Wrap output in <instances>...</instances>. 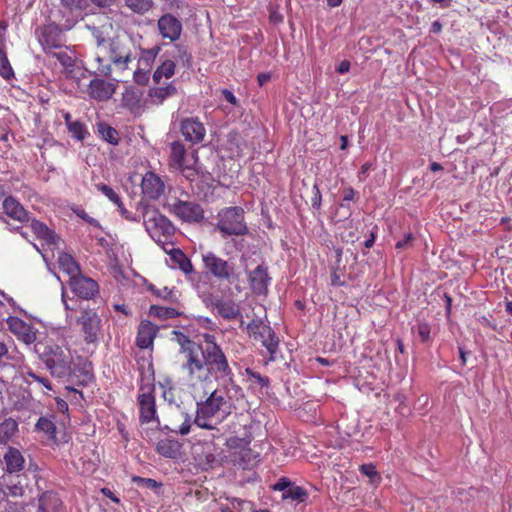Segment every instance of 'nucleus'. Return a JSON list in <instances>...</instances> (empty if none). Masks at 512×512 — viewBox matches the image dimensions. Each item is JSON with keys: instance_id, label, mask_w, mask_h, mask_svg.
Instances as JSON below:
<instances>
[{"instance_id": "f257e3e1", "label": "nucleus", "mask_w": 512, "mask_h": 512, "mask_svg": "<svg viewBox=\"0 0 512 512\" xmlns=\"http://www.w3.org/2000/svg\"><path fill=\"white\" fill-rule=\"evenodd\" d=\"M182 355L181 372L187 385L193 389L203 387L213 380L219 386L239 388L228 356L217 343L216 336L202 335V343L192 341L183 333H177Z\"/></svg>"}, {"instance_id": "f03ea898", "label": "nucleus", "mask_w": 512, "mask_h": 512, "mask_svg": "<svg viewBox=\"0 0 512 512\" xmlns=\"http://www.w3.org/2000/svg\"><path fill=\"white\" fill-rule=\"evenodd\" d=\"M232 391L235 393L240 392L241 387L232 388L231 386H226V384L219 386L205 400L197 402L193 424L201 429L219 432L217 426L231 414Z\"/></svg>"}, {"instance_id": "7ed1b4c3", "label": "nucleus", "mask_w": 512, "mask_h": 512, "mask_svg": "<svg viewBox=\"0 0 512 512\" xmlns=\"http://www.w3.org/2000/svg\"><path fill=\"white\" fill-rule=\"evenodd\" d=\"M66 282L70 291L80 299L92 300L99 294V284L82 272L80 264L66 253Z\"/></svg>"}, {"instance_id": "20e7f679", "label": "nucleus", "mask_w": 512, "mask_h": 512, "mask_svg": "<svg viewBox=\"0 0 512 512\" xmlns=\"http://www.w3.org/2000/svg\"><path fill=\"white\" fill-rule=\"evenodd\" d=\"M142 213L143 223L150 237L162 248L172 246L171 238L175 232L172 222L152 206H144Z\"/></svg>"}, {"instance_id": "39448f33", "label": "nucleus", "mask_w": 512, "mask_h": 512, "mask_svg": "<svg viewBox=\"0 0 512 512\" xmlns=\"http://www.w3.org/2000/svg\"><path fill=\"white\" fill-rule=\"evenodd\" d=\"M216 228L221 232L223 237L244 236L248 234L249 229L245 223L243 208L231 206L222 209L218 213Z\"/></svg>"}, {"instance_id": "423d86ee", "label": "nucleus", "mask_w": 512, "mask_h": 512, "mask_svg": "<svg viewBox=\"0 0 512 512\" xmlns=\"http://www.w3.org/2000/svg\"><path fill=\"white\" fill-rule=\"evenodd\" d=\"M203 268L207 274L219 281L233 283L239 279L233 262L225 260L212 251L201 254Z\"/></svg>"}, {"instance_id": "0eeeda50", "label": "nucleus", "mask_w": 512, "mask_h": 512, "mask_svg": "<svg viewBox=\"0 0 512 512\" xmlns=\"http://www.w3.org/2000/svg\"><path fill=\"white\" fill-rule=\"evenodd\" d=\"M89 81L90 72L84 67L83 62L66 55V92L82 97Z\"/></svg>"}, {"instance_id": "6e6552de", "label": "nucleus", "mask_w": 512, "mask_h": 512, "mask_svg": "<svg viewBox=\"0 0 512 512\" xmlns=\"http://www.w3.org/2000/svg\"><path fill=\"white\" fill-rule=\"evenodd\" d=\"M247 332L255 341H259L269 353V361H274L278 351L279 339L274 330L261 319H252L247 325Z\"/></svg>"}, {"instance_id": "1a4fd4ad", "label": "nucleus", "mask_w": 512, "mask_h": 512, "mask_svg": "<svg viewBox=\"0 0 512 512\" xmlns=\"http://www.w3.org/2000/svg\"><path fill=\"white\" fill-rule=\"evenodd\" d=\"M168 211L184 222H200L204 218V210L200 204L177 197L167 199Z\"/></svg>"}, {"instance_id": "9d476101", "label": "nucleus", "mask_w": 512, "mask_h": 512, "mask_svg": "<svg viewBox=\"0 0 512 512\" xmlns=\"http://www.w3.org/2000/svg\"><path fill=\"white\" fill-rule=\"evenodd\" d=\"M39 41L47 54L55 57L64 65L62 30L55 24H49L41 29Z\"/></svg>"}, {"instance_id": "9b49d317", "label": "nucleus", "mask_w": 512, "mask_h": 512, "mask_svg": "<svg viewBox=\"0 0 512 512\" xmlns=\"http://www.w3.org/2000/svg\"><path fill=\"white\" fill-rule=\"evenodd\" d=\"M139 420L142 424L158 421L156 410L155 386L153 383L141 384L137 396Z\"/></svg>"}, {"instance_id": "f8f14e48", "label": "nucleus", "mask_w": 512, "mask_h": 512, "mask_svg": "<svg viewBox=\"0 0 512 512\" xmlns=\"http://www.w3.org/2000/svg\"><path fill=\"white\" fill-rule=\"evenodd\" d=\"M77 324L81 326V332L86 343H94L97 340L101 328V318L95 311L91 309L83 310L81 316L77 318Z\"/></svg>"}, {"instance_id": "ddd939ff", "label": "nucleus", "mask_w": 512, "mask_h": 512, "mask_svg": "<svg viewBox=\"0 0 512 512\" xmlns=\"http://www.w3.org/2000/svg\"><path fill=\"white\" fill-rule=\"evenodd\" d=\"M184 139L192 144L202 142L206 135L204 124L197 117L184 118L180 124Z\"/></svg>"}, {"instance_id": "4468645a", "label": "nucleus", "mask_w": 512, "mask_h": 512, "mask_svg": "<svg viewBox=\"0 0 512 512\" xmlns=\"http://www.w3.org/2000/svg\"><path fill=\"white\" fill-rule=\"evenodd\" d=\"M248 282L251 291L256 295H266L271 283V277L268 273V267L264 264L258 265L248 273Z\"/></svg>"}, {"instance_id": "2eb2a0df", "label": "nucleus", "mask_w": 512, "mask_h": 512, "mask_svg": "<svg viewBox=\"0 0 512 512\" xmlns=\"http://www.w3.org/2000/svg\"><path fill=\"white\" fill-rule=\"evenodd\" d=\"M116 85L102 78L90 79L85 89V94L90 98L104 101L112 98Z\"/></svg>"}, {"instance_id": "dca6fc26", "label": "nucleus", "mask_w": 512, "mask_h": 512, "mask_svg": "<svg viewBox=\"0 0 512 512\" xmlns=\"http://www.w3.org/2000/svg\"><path fill=\"white\" fill-rule=\"evenodd\" d=\"M159 32L164 39L177 41L182 33L181 22L172 14H164L158 19Z\"/></svg>"}, {"instance_id": "f3484780", "label": "nucleus", "mask_w": 512, "mask_h": 512, "mask_svg": "<svg viewBox=\"0 0 512 512\" xmlns=\"http://www.w3.org/2000/svg\"><path fill=\"white\" fill-rule=\"evenodd\" d=\"M141 189L144 197L157 200L163 195L165 185L156 173L148 171L142 178Z\"/></svg>"}, {"instance_id": "a211bd4d", "label": "nucleus", "mask_w": 512, "mask_h": 512, "mask_svg": "<svg viewBox=\"0 0 512 512\" xmlns=\"http://www.w3.org/2000/svg\"><path fill=\"white\" fill-rule=\"evenodd\" d=\"M211 306L213 310L216 311L217 315L225 320L242 319L239 305L231 299L215 298L211 301ZM242 324L243 320H241V325Z\"/></svg>"}, {"instance_id": "6ab92c4d", "label": "nucleus", "mask_w": 512, "mask_h": 512, "mask_svg": "<svg viewBox=\"0 0 512 512\" xmlns=\"http://www.w3.org/2000/svg\"><path fill=\"white\" fill-rule=\"evenodd\" d=\"M30 227L37 238L42 241L43 249L40 250L42 252L43 250L47 252L53 249V247L60 240V237H58L54 231L50 230L44 223L40 221L32 220Z\"/></svg>"}, {"instance_id": "aec40b11", "label": "nucleus", "mask_w": 512, "mask_h": 512, "mask_svg": "<svg viewBox=\"0 0 512 512\" xmlns=\"http://www.w3.org/2000/svg\"><path fill=\"white\" fill-rule=\"evenodd\" d=\"M7 325L11 333L18 337L25 344H31L36 340V334L31 326L18 317L7 319Z\"/></svg>"}, {"instance_id": "412c9836", "label": "nucleus", "mask_w": 512, "mask_h": 512, "mask_svg": "<svg viewBox=\"0 0 512 512\" xmlns=\"http://www.w3.org/2000/svg\"><path fill=\"white\" fill-rule=\"evenodd\" d=\"M158 333V326L149 320H142L138 326L136 346L140 349H147L153 345Z\"/></svg>"}, {"instance_id": "4be33fe9", "label": "nucleus", "mask_w": 512, "mask_h": 512, "mask_svg": "<svg viewBox=\"0 0 512 512\" xmlns=\"http://www.w3.org/2000/svg\"><path fill=\"white\" fill-rule=\"evenodd\" d=\"M162 249L170 256V259L173 263V268L179 269L185 275L194 272V266L191 260L180 248H175L173 242L172 246H163Z\"/></svg>"}, {"instance_id": "5701e85b", "label": "nucleus", "mask_w": 512, "mask_h": 512, "mask_svg": "<svg viewBox=\"0 0 512 512\" xmlns=\"http://www.w3.org/2000/svg\"><path fill=\"white\" fill-rule=\"evenodd\" d=\"M55 416H42L36 423V430L42 432L45 436L46 444L49 446H58L59 442L56 436L57 426L54 421Z\"/></svg>"}, {"instance_id": "b1692460", "label": "nucleus", "mask_w": 512, "mask_h": 512, "mask_svg": "<svg viewBox=\"0 0 512 512\" xmlns=\"http://www.w3.org/2000/svg\"><path fill=\"white\" fill-rule=\"evenodd\" d=\"M0 205L2 206L3 212L10 219L20 223L29 221L28 212L14 197L9 196L4 198Z\"/></svg>"}, {"instance_id": "393cba45", "label": "nucleus", "mask_w": 512, "mask_h": 512, "mask_svg": "<svg viewBox=\"0 0 512 512\" xmlns=\"http://www.w3.org/2000/svg\"><path fill=\"white\" fill-rule=\"evenodd\" d=\"M155 450L165 458L176 459L181 453V444L177 440L164 438L157 442Z\"/></svg>"}, {"instance_id": "a878e982", "label": "nucleus", "mask_w": 512, "mask_h": 512, "mask_svg": "<svg viewBox=\"0 0 512 512\" xmlns=\"http://www.w3.org/2000/svg\"><path fill=\"white\" fill-rule=\"evenodd\" d=\"M110 60L116 65L126 66L130 62V52L126 50L118 39L109 42Z\"/></svg>"}, {"instance_id": "bb28decb", "label": "nucleus", "mask_w": 512, "mask_h": 512, "mask_svg": "<svg viewBox=\"0 0 512 512\" xmlns=\"http://www.w3.org/2000/svg\"><path fill=\"white\" fill-rule=\"evenodd\" d=\"M185 155L186 150L184 145L179 141L173 142L171 144L170 151V165L182 171L188 169V167L185 165Z\"/></svg>"}, {"instance_id": "cd10ccee", "label": "nucleus", "mask_w": 512, "mask_h": 512, "mask_svg": "<svg viewBox=\"0 0 512 512\" xmlns=\"http://www.w3.org/2000/svg\"><path fill=\"white\" fill-rule=\"evenodd\" d=\"M258 456V453H255L251 448H242L234 458V462L246 470L256 465Z\"/></svg>"}, {"instance_id": "c85d7f7f", "label": "nucleus", "mask_w": 512, "mask_h": 512, "mask_svg": "<svg viewBox=\"0 0 512 512\" xmlns=\"http://www.w3.org/2000/svg\"><path fill=\"white\" fill-rule=\"evenodd\" d=\"M7 471L17 472L23 468L24 458L22 454L15 448H9L4 455Z\"/></svg>"}, {"instance_id": "c756f323", "label": "nucleus", "mask_w": 512, "mask_h": 512, "mask_svg": "<svg viewBox=\"0 0 512 512\" xmlns=\"http://www.w3.org/2000/svg\"><path fill=\"white\" fill-rule=\"evenodd\" d=\"M177 94V88L169 83L163 87H154L150 89L149 96L155 104H162L167 98Z\"/></svg>"}, {"instance_id": "7c9ffc66", "label": "nucleus", "mask_w": 512, "mask_h": 512, "mask_svg": "<svg viewBox=\"0 0 512 512\" xmlns=\"http://www.w3.org/2000/svg\"><path fill=\"white\" fill-rule=\"evenodd\" d=\"M175 61L167 59L153 73V81L158 84L162 78L169 79L175 74Z\"/></svg>"}, {"instance_id": "2f4dec72", "label": "nucleus", "mask_w": 512, "mask_h": 512, "mask_svg": "<svg viewBox=\"0 0 512 512\" xmlns=\"http://www.w3.org/2000/svg\"><path fill=\"white\" fill-rule=\"evenodd\" d=\"M97 132L104 141L112 145H118L120 140L119 133L112 126L105 122H99L97 124Z\"/></svg>"}, {"instance_id": "473e14b6", "label": "nucleus", "mask_w": 512, "mask_h": 512, "mask_svg": "<svg viewBox=\"0 0 512 512\" xmlns=\"http://www.w3.org/2000/svg\"><path fill=\"white\" fill-rule=\"evenodd\" d=\"M70 119V114L66 113V125L68 131L72 134V136L75 139L79 141H83L84 139H86L89 136V132L86 126L80 121L70 122Z\"/></svg>"}, {"instance_id": "72a5a7b5", "label": "nucleus", "mask_w": 512, "mask_h": 512, "mask_svg": "<svg viewBox=\"0 0 512 512\" xmlns=\"http://www.w3.org/2000/svg\"><path fill=\"white\" fill-rule=\"evenodd\" d=\"M308 498V492L305 488L301 486H297L295 483H293L292 486H290L289 489L285 491V493L282 494V499L286 500L289 499L291 501H295L297 503L305 502Z\"/></svg>"}, {"instance_id": "f704fd0d", "label": "nucleus", "mask_w": 512, "mask_h": 512, "mask_svg": "<svg viewBox=\"0 0 512 512\" xmlns=\"http://www.w3.org/2000/svg\"><path fill=\"white\" fill-rule=\"evenodd\" d=\"M150 315H153L161 320L176 318L181 315L176 308L164 307L159 305H152L149 310Z\"/></svg>"}, {"instance_id": "c9c22d12", "label": "nucleus", "mask_w": 512, "mask_h": 512, "mask_svg": "<svg viewBox=\"0 0 512 512\" xmlns=\"http://www.w3.org/2000/svg\"><path fill=\"white\" fill-rule=\"evenodd\" d=\"M141 94L133 89H126L122 94V103L125 107L133 110L140 107Z\"/></svg>"}, {"instance_id": "e433bc0d", "label": "nucleus", "mask_w": 512, "mask_h": 512, "mask_svg": "<svg viewBox=\"0 0 512 512\" xmlns=\"http://www.w3.org/2000/svg\"><path fill=\"white\" fill-rule=\"evenodd\" d=\"M171 55L176 62L181 63L184 67L191 66L192 56L188 52L186 46L180 44L174 45L173 53Z\"/></svg>"}, {"instance_id": "4c0bfd02", "label": "nucleus", "mask_w": 512, "mask_h": 512, "mask_svg": "<svg viewBox=\"0 0 512 512\" xmlns=\"http://www.w3.org/2000/svg\"><path fill=\"white\" fill-rule=\"evenodd\" d=\"M17 430V423L13 419H6L0 424V440L5 441Z\"/></svg>"}, {"instance_id": "58836bf2", "label": "nucleus", "mask_w": 512, "mask_h": 512, "mask_svg": "<svg viewBox=\"0 0 512 512\" xmlns=\"http://www.w3.org/2000/svg\"><path fill=\"white\" fill-rule=\"evenodd\" d=\"M70 209L73 211V213L77 217L81 218L86 223L90 224L93 227L101 228L100 222L97 219L89 216L88 213L86 212V210L82 206L72 205V206H70Z\"/></svg>"}, {"instance_id": "ea45409f", "label": "nucleus", "mask_w": 512, "mask_h": 512, "mask_svg": "<svg viewBox=\"0 0 512 512\" xmlns=\"http://www.w3.org/2000/svg\"><path fill=\"white\" fill-rule=\"evenodd\" d=\"M98 191H100L103 195H105L112 203L115 205L121 204V197L118 193L109 185L104 183H99L96 185Z\"/></svg>"}, {"instance_id": "a19ab883", "label": "nucleus", "mask_w": 512, "mask_h": 512, "mask_svg": "<svg viewBox=\"0 0 512 512\" xmlns=\"http://www.w3.org/2000/svg\"><path fill=\"white\" fill-rule=\"evenodd\" d=\"M357 230L358 227L354 221L349 220L345 225V231L341 233V238L346 242L354 243L359 238L357 235Z\"/></svg>"}, {"instance_id": "79ce46f5", "label": "nucleus", "mask_w": 512, "mask_h": 512, "mask_svg": "<svg viewBox=\"0 0 512 512\" xmlns=\"http://www.w3.org/2000/svg\"><path fill=\"white\" fill-rule=\"evenodd\" d=\"M0 75L7 80L14 77L13 69L5 52H0Z\"/></svg>"}, {"instance_id": "37998d69", "label": "nucleus", "mask_w": 512, "mask_h": 512, "mask_svg": "<svg viewBox=\"0 0 512 512\" xmlns=\"http://www.w3.org/2000/svg\"><path fill=\"white\" fill-rule=\"evenodd\" d=\"M132 482L137 484V485H139V486H143V487H145L147 489H151V490L159 489L162 486L161 482H157L154 479L143 478V477H140V476H133L132 477Z\"/></svg>"}, {"instance_id": "c03bdc74", "label": "nucleus", "mask_w": 512, "mask_h": 512, "mask_svg": "<svg viewBox=\"0 0 512 512\" xmlns=\"http://www.w3.org/2000/svg\"><path fill=\"white\" fill-rule=\"evenodd\" d=\"M245 373L249 379L253 380L261 387H268L270 385V380L267 376H263L251 368H246Z\"/></svg>"}, {"instance_id": "a18cd8bd", "label": "nucleus", "mask_w": 512, "mask_h": 512, "mask_svg": "<svg viewBox=\"0 0 512 512\" xmlns=\"http://www.w3.org/2000/svg\"><path fill=\"white\" fill-rule=\"evenodd\" d=\"M360 471L362 474L369 477L372 483L379 482L381 479L379 473L376 471V467L371 463L361 465Z\"/></svg>"}, {"instance_id": "49530a36", "label": "nucleus", "mask_w": 512, "mask_h": 512, "mask_svg": "<svg viewBox=\"0 0 512 512\" xmlns=\"http://www.w3.org/2000/svg\"><path fill=\"white\" fill-rule=\"evenodd\" d=\"M322 203V194L317 182L312 187L311 207L314 211H320Z\"/></svg>"}, {"instance_id": "de8ad7c7", "label": "nucleus", "mask_w": 512, "mask_h": 512, "mask_svg": "<svg viewBox=\"0 0 512 512\" xmlns=\"http://www.w3.org/2000/svg\"><path fill=\"white\" fill-rule=\"evenodd\" d=\"M430 333L431 327L427 322H420L417 324V334L422 343H427L431 340Z\"/></svg>"}, {"instance_id": "09e8293b", "label": "nucleus", "mask_w": 512, "mask_h": 512, "mask_svg": "<svg viewBox=\"0 0 512 512\" xmlns=\"http://www.w3.org/2000/svg\"><path fill=\"white\" fill-rule=\"evenodd\" d=\"M150 291H152V293L154 295H156L157 297H160L164 300H168L170 302H174L176 297H175V294L173 293L172 290H169L167 287L163 288V289H157L155 288V286L151 285L149 287Z\"/></svg>"}, {"instance_id": "8fccbe9b", "label": "nucleus", "mask_w": 512, "mask_h": 512, "mask_svg": "<svg viewBox=\"0 0 512 512\" xmlns=\"http://www.w3.org/2000/svg\"><path fill=\"white\" fill-rule=\"evenodd\" d=\"M414 239V235L411 232H408L404 235V238L402 240H399L395 244V248L398 250L409 249L413 246Z\"/></svg>"}, {"instance_id": "3c124183", "label": "nucleus", "mask_w": 512, "mask_h": 512, "mask_svg": "<svg viewBox=\"0 0 512 512\" xmlns=\"http://www.w3.org/2000/svg\"><path fill=\"white\" fill-rule=\"evenodd\" d=\"M292 485H293V482H292L290 479H288V478H286V477H281V478H279V479H278V481H277V482L272 486V489H273L274 491H280V492H282V494H283V493H285V491H286L287 489H289V488H290V486H292Z\"/></svg>"}, {"instance_id": "603ef678", "label": "nucleus", "mask_w": 512, "mask_h": 512, "mask_svg": "<svg viewBox=\"0 0 512 512\" xmlns=\"http://www.w3.org/2000/svg\"><path fill=\"white\" fill-rule=\"evenodd\" d=\"M342 194H343V197H342L343 202L341 203L340 206L344 207V206H347L348 202L354 200L356 192L351 186H349V187H346L343 189Z\"/></svg>"}, {"instance_id": "864d4df0", "label": "nucleus", "mask_w": 512, "mask_h": 512, "mask_svg": "<svg viewBox=\"0 0 512 512\" xmlns=\"http://www.w3.org/2000/svg\"><path fill=\"white\" fill-rule=\"evenodd\" d=\"M134 80L138 83V84H146L149 80V75H148V72L143 70V69H137L135 72H134Z\"/></svg>"}, {"instance_id": "5fc2aeb1", "label": "nucleus", "mask_w": 512, "mask_h": 512, "mask_svg": "<svg viewBox=\"0 0 512 512\" xmlns=\"http://www.w3.org/2000/svg\"><path fill=\"white\" fill-rule=\"evenodd\" d=\"M372 166H373V164L371 162H366V163L362 164V166L360 167V170L357 174L359 182L365 181L368 171L372 168Z\"/></svg>"}, {"instance_id": "6e6d98bb", "label": "nucleus", "mask_w": 512, "mask_h": 512, "mask_svg": "<svg viewBox=\"0 0 512 512\" xmlns=\"http://www.w3.org/2000/svg\"><path fill=\"white\" fill-rule=\"evenodd\" d=\"M204 460L202 458H199L200 465H205L206 467H213L214 463L216 462V456L212 452L205 453Z\"/></svg>"}, {"instance_id": "4d7b16f0", "label": "nucleus", "mask_w": 512, "mask_h": 512, "mask_svg": "<svg viewBox=\"0 0 512 512\" xmlns=\"http://www.w3.org/2000/svg\"><path fill=\"white\" fill-rule=\"evenodd\" d=\"M222 95L225 98V100L227 102H229L231 105H233V106H238L239 105L238 99L235 97V95L230 90L223 89L222 90Z\"/></svg>"}, {"instance_id": "13d9d810", "label": "nucleus", "mask_w": 512, "mask_h": 512, "mask_svg": "<svg viewBox=\"0 0 512 512\" xmlns=\"http://www.w3.org/2000/svg\"><path fill=\"white\" fill-rule=\"evenodd\" d=\"M118 207V210L121 214V216L123 218H125L126 220L128 221H139L137 218L133 217L132 216V213L130 211H128L124 205H123V202L121 201V204L120 205H116Z\"/></svg>"}, {"instance_id": "bf43d9fd", "label": "nucleus", "mask_w": 512, "mask_h": 512, "mask_svg": "<svg viewBox=\"0 0 512 512\" xmlns=\"http://www.w3.org/2000/svg\"><path fill=\"white\" fill-rule=\"evenodd\" d=\"M100 492L110 498L115 504H120V499L107 487H103L100 489Z\"/></svg>"}, {"instance_id": "052dcab7", "label": "nucleus", "mask_w": 512, "mask_h": 512, "mask_svg": "<svg viewBox=\"0 0 512 512\" xmlns=\"http://www.w3.org/2000/svg\"><path fill=\"white\" fill-rule=\"evenodd\" d=\"M28 376H29V377H31V378H33L35 381H37V382H39V383L43 384V386H45L47 389H49V390H51V389H52V388H51V385H50V383H49V381H48V379L43 378V377H40V376L36 375V374H35V373H33V372H28Z\"/></svg>"}, {"instance_id": "680f3d73", "label": "nucleus", "mask_w": 512, "mask_h": 512, "mask_svg": "<svg viewBox=\"0 0 512 512\" xmlns=\"http://www.w3.org/2000/svg\"><path fill=\"white\" fill-rule=\"evenodd\" d=\"M8 358V348L5 343L0 342V367L4 365V360Z\"/></svg>"}, {"instance_id": "e2e57ef3", "label": "nucleus", "mask_w": 512, "mask_h": 512, "mask_svg": "<svg viewBox=\"0 0 512 512\" xmlns=\"http://www.w3.org/2000/svg\"><path fill=\"white\" fill-rule=\"evenodd\" d=\"M77 377H78L77 383L83 385V384L87 383L90 380L91 375H90V373L87 370L82 369L80 371V374Z\"/></svg>"}, {"instance_id": "0e129e2a", "label": "nucleus", "mask_w": 512, "mask_h": 512, "mask_svg": "<svg viewBox=\"0 0 512 512\" xmlns=\"http://www.w3.org/2000/svg\"><path fill=\"white\" fill-rule=\"evenodd\" d=\"M345 282L341 279V276L334 271L331 275V285L332 286H343Z\"/></svg>"}, {"instance_id": "69168bd1", "label": "nucleus", "mask_w": 512, "mask_h": 512, "mask_svg": "<svg viewBox=\"0 0 512 512\" xmlns=\"http://www.w3.org/2000/svg\"><path fill=\"white\" fill-rule=\"evenodd\" d=\"M350 62L348 60H343L338 65L336 71L340 74H344L350 70Z\"/></svg>"}, {"instance_id": "338daca9", "label": "nucleus", "mask_w": 512, "mask_h": 512, "mask_svg": "<svg viewBox=\"0 0 512 512\" xmlns=\"http://www.w3.org/2000/svg\"><path fill=\"white\" fill-rule=\"evenodd\" d=\"M8 489H9V494L14 497L21 496L23 494L22 486L12 485V486H9Z\"/></svg>"}, {"instance_id": "774afa93", "label": "nucleus", "mask_w": 512, "mask_h": 512, "mask_svg": "<svg viewBox=\"0 0 512 512\" xmlns=\"http://www.w3.org/2000/svg\"><path fill=\"white\" fill-rule=\"evenodd\" d=\"M4 512H24L22 505L18 503H8Z\"/></svg>"}]
</instances>
